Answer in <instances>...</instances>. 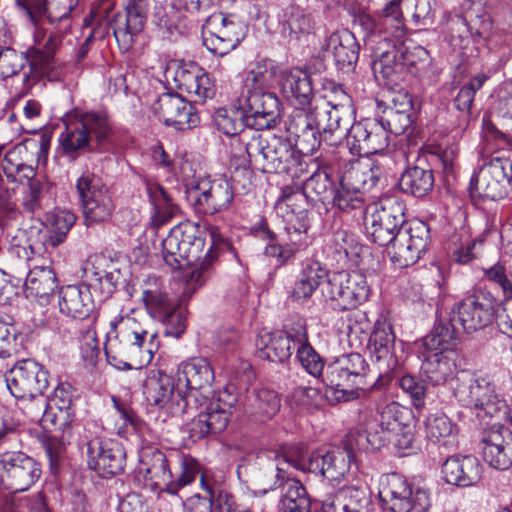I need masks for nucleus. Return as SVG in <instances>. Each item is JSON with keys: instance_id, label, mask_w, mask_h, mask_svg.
<instances>
[{"instance_id": "1", "label": "nucleus", "mask_w": 512, "mask_h": 512, "mask_svg": "<svg viewBox=\"0 0 512 512\" xmlns=\"http://www.w3.org/2000/svg\"><path fill=\"white\" fill-rule=\"evenodd\" d=\"M405 210L401 199L386 196L375 204L374 210L364 220L369 239L387 247L391 260L399 267L415 264L431 241L428 224L419 219L406 221Z\"/></svg>"}, {"instance_id": "2", "label": "nucleus", "mask_w": 512, "mask_h": 512, "mask_svg": "<svg viewBox=\"0 0 512 512\" xmlns=\"http://www.w3.org/2000/svg\"><path fill=\"white\" fill-rule=\"evenodd\" d=\"M115 333L105 345L110 365L120 370L140 368L148 364L157 349V333L150 329L146 316L119 315L110 322Z\"/></svg>"}, {"instance_id": "3", "label": "nucleus", "mask_w": 512, "mask_h": 512, "mask_svg": "<svg viewBox=\"0 0 512 512\" xmlns=\"http://www.w3.org/2000/svg\"><path fill=\"white\" fill-rule=\"evenodd\" d=\"M234 146L238 157L231 167L244 172H248L254 162L263 173H287L298 161L296 151L300 153L291 136L284 139L276 135L265 136L257 131L246 132Z\"/></svg>"}, {"instance_id": "4", "label": "nucleus", "mask_w": 512, "mask_h": 512, "mask_svg": "<svg viewBox=\"0 0 512 512\" xmlns=\"http://www.w3.org/2000/svg\"><path fill=\"white\" fill-rule=\"evenodd\" d=\"M59 134V151L69 160L86 152H107L111 148L112 130L107 115L101 112L74 110L63 119Z\"/></svg>"}, {"instance_id": "5", "label": "nucleus", "mask_w": 512, "mask_h": 512, "mask_svg": "<svg viewBox=\"0 0 512 512\" xmlns=\"http://www.w3.org/2000/svg\"><path fill=\"white\" fill-rule=\"evenodd\" d=\"M349 108L319 105L295 108L286 122L287 133L302 155H311L320 147V133H333L342 128L343 113Z\"/></svg>"}, {"instance_id": "6", "label": "nucleus", "mask_w": 512, "mask_h": 512, "mask_svg": "<svg viewBox=\"0 0 512 512\" xmlns=\"http://www.w3.org/2000/svg\"><path fill=\"white\" fill-rule=\"evenodd\" d=\"M508 136L498 130L486 118L482 119V173L485 181L482 199L497 201L508 195L512 185V160L504 156H492V151L505 149Z\"/></svg>"}, {"instance_id": "7", "label": "nucleus", "mask_w": 512, "mask_h": 512, "mask_svg": "<svg viewBox=\"0 0 512 512\" xmlns=\"http://www.w3.org/2000/svg\"><path fill=\"white\" fill-rule=\"evenodd\" d=\"M369 365L359 353L343 354L328 364L323 382L325 399L335 405L359 397V390L366 384Z\"/></svg>"}, {"instance_id": "8", "label": "nucleus", "mask_w": 512, "mask_h": 512, "mask_svg": "<svg viewBox=\"0 0 512 512\" xmlns=\"http://www.w3.org/2000/svg\"><path fill=\"white\" fill-rule=\"evenodd\" d=\"M205 240L198 227L189 221L175 225L162 240V256L167 265L178 269L182 265H193L203 259Z\"/></svg>"}, {"instance_id": "9", "label": "nucleus", "mask_w": 512, "mask_h": 512, "mask_svg": "<svg viewBox=\"0 0 512 512\" xmlns=\"http://www.w3.org/2000/svg\"><path fill=\"white\" fill-rule=\"evenodd\" d=\"M49 378V372L33 359L18 361L5 376L10 393L22 403H41L39 411L45 403L43 394Z\"/></svg>"}, {"instance_id": "10", "label": "nucleus", "mask_w": 512, "mask_h": 512, "mask_svg": "<svg viewBox=\"0 0 512 512\" xmlns=\"http://www.w3.org/2000/svg\"><path fill=\"white\" fill-rule=\"evenodd\" d=\"M321 292L332 309L350 310L364 303L370 294L366 276L358 271H341L330 276Z\"/></svg>"}, {"instance_id": "11", "label": "nucleus", "mask_w": 512, "mask_h": 512, "mask_svg": "<svg viewBox=\"0 0 512 512\" xmlns=\"http://www.w3.org/2000/svg\"><path fill=\"white\" fill-rule=\"evenodd\" d=\"M379 497L384 508L391 512H426L430 507L428 492L422 488L414 489L398 473L386 474L380 478Z\"/></svg>"}, {"instance_id": "12", "label": "nucleus", "mask_w": 512, "mask_h": 512, "mask_svg": "<svg viewBox=\"0 0 512 512\" xmlns=\"http://www.w3.org/2000/svg\"><path fill=\"white\" fill-rule=\"evenodd\" d=\"M76 190L87 222L98 223L109 219L115 205L98 175L89 170L83 171L76 181Z\"/></svg>"}, {"instance_id": "13", "label": "nucleus", "mask_w": 512, "mask_h": 512, "mask_svg": "<svg viewBox=\"0 0 512 512\" xmlns=\"http://www.w3.org/2000/svg\"><path fill=\"white\" fill-rule=\"evenodd\" d=\"M0 472L3 485L14 492L28 490L41 477L39 462L22 451L0 453Z\"/></svg>"}, {"instance_id": "14", "label": "nucleus", "mask_w": 512, "mask_h": 512, "mask_svg": "<svg viewBox=\"0 0 512 512\" xmlns=\"http://www.w3.org/2000/svg\"><path fill=\"white\" fill-rule=\"evenodd\" d=\"M186 194L187 201L197 213L209 215L228 209L234 198L232 185L222 177L200 180Z\"/></svg>"}, {"instance_id": "15", "label": "nucleus", "mask_w": 512, "mask_h": 512, "mask_svg": "<svg viewBox=\"0 0 512 512\" xmlns=\"http://www.w3.org/2000/svg\"><path fill=\"white\" fill-rule=\"evenodd\" d=\"M240 105H243L251 127L257 132L271 129L280 121V101L274 92L262 90L242 92Z\"/></svg>"}, {"instance_id": "16", "label": "nucleus", "mask_w": 512, "mask_h": 512, "mask_svg": "<svg viewBox=\"0 0 512 512\" xmlns=\"http://www.w3.org/2000/svg\"><path fill=\"white\" fill-rule=\"evenodd\" d=\"M86 454L89 468L101 477L118 475L124 471L126 453L115 440L94 438L87 442Z\"/></svg>"}, {"instance_id": "17", "label": "nucleus", "mask_w": 512, "mask_h": 512, "mask_svg": "<svg viewBox=\"0 0 512 512\" xmlns=\"http://www.w3.org/2000/svg\"><path fill=\"white\" fill-rule=\"evenodd\" d=\"M173 460L171 452L166 454L156 447H144L139 455L137 477H142L144 484L150 489H160L167 492L168 484L172 478Z\"/></svg>"}, {"instance_id": "18", "label": "nucleus", "mask_w": 512, "mask_h": 512, "mask_svg": "<svg viewBox=\"0 0 512 512\" xmlns=\"http://www.w3.org/2000/svg\"><path fill=\"white\" fill-rule=\"evenodd\" d=\"M255 231L257 237L267 241L265 254L275 258L280 265L286 264L297 252L308 246L307 232L291 229L278 235L265 221H262Z\"/></svg>"}, {"instance_id": "19", "label": "nucleus", "mask_w": 512, "mask_h": 512, "mask_svg": "<svg viewBox=\"0 0 512 512\" xmlns=\"http://www.w3.org/2000/svg\"><path fill=\"white\" fill-rule=\"evenodd\" d=\"M152 108L160 121L180 131L196 127L199 123V116L191 100L187 101L176 93L162 94Z\"/></svg>"}, {"instance_id": "20", "label": "nucleus", "mask_w": 512, "mask_h": 512, "mask_svg": "<svg viewBox=\"0 0 512 512\" xmlns=\"http://www.w3.org/2000/svg\"><path fill=\"white\" fill-rule=\"evenodd\" d=\"M347 131V146L353 155L376 154L388 144V136L377 119H365L354 123Z\"/></svg>"}, {"instance_id": "21", "label": "nucleus", "mask_w": 512, "mask_h": 512, "mask_svg": "<svg viewBox=\"0 0 512 512\" xmlns=\"http://www.w3.org/2000/svg\"><path fill=\"white\" fill-rule=\"evenodd\" d=\"M392 158L387 155H380L377 159H368L364 161H350L349 166L340 176L339 183L352 190H369L374 187L379 179L384 175Z\"/></svg>"}, {"instance_id": "22", "label": "nucleus", "mask_w": 512, "mask_h": 512, "mask_svg": "<svg viewBox=\"0 0 512 512\" xmlns=\"http://www.w3.org/2000/svg\"><path fill=\"white\" fill-rule=\"evenodd\" d=\"M73 399V387L66 382L59 383L53 393L45 398L47 404L43 413L42 427L45 430L63 432L68 429L74 417Z\"/></svg>"}, {"instance_id": "23", "label": "nucleus", "mask_w": 512, "mask_h": 512, "mask_svg": "<svg viewBox=\"0 0 512 512\" xmlns=\"http://www.w3.org/2000/svg\"><path fill=\"white\" fill-rule=\"evenodd\" d=\"M412 419V411L397 402L387 404L379 413L376 423H370L366 429L365 439L372 449H379L390 440L393 432L400 430Z\"/></svg>"}, {"instance_id": "24", "label": "nucleus", "mask_w": 512, "mask_h": 512, "mask_svg": "<svg viewBox=\"0 0 512 512\" xmlns=\"http://www.w3.org/2000/svg\"><path fill=\"white\" fill-rule=\"evenodd\" d=\"M148 0H129L126 13H117L110 23L118 44L128 50L135 37L143 30L146 22Z\"/></svg>"}, {"instance_id": "25", "label": "nucleus", "mask_w": 512, "mask_h": 512, "mask_svg": "<svg viewBox=\"0 0 512 512\" xmlns=\"http://www.w3.org/2000/svg\"><path fill=\"white\" fill-rule=\"evenodd\" d=\"M353 455L346 449H317L308 456V470L339 483L350 470Z\"/></svg>"}, {"instance_id": "26", "label": "nucleus", "mask_w": 512, "mask_h": 512, "mask_svg": "<svg viewBox=\"0 0 512 512\" xmlns=\"http://www.w3.org/2000/svg\"><path fill=\"white\" fill-rule=\"evenodd\" d=\"M16 5L37 24L46 19L51 25L62 24V29L69 27L71 11L78 5V0H15Z\"/></svg>"}, {"instance_id": "27", "label": "nucleus", "mask_w": 512, "mask_h": 512, "mask_svg": "<svg viewBox=\"0 0 512 512\" xmlns=\"http://www.w3.org/2000/svg\"><path fill=\"white\" fill-rule=\"evenodd\" d=\"M174 81L181 92H185L194 103H204L214 97L216 88L206 71L196 63L179 66Z\"/></svg>"}, {"instance_id": "28", "label": "nucleus", "mask_w": 512, "mask_h": 512, "mask_svg": "<svg viewBox=\"0 0 512 512\" xmlns=\"http://www.w3.org/2000/svg\"><path fill=\"white\" fill-rule=\"evenodd\" d=\"M488 428L482 432V460L496 470H507L512 466V454L505 443L504 433L508 428L499 421L487 422Z\"/></svg>"}, {"instance_id": "29", "label": "nucleus", "mask_w": 512, "mask_h": 512, "mask_svg": "<svg viewBox=\"0 0 512 512\" xmlns=\"http://www.w3.org/2000/svg\"><path fill=\"white\" fill-rule=\"evenodd\" d=\"M213 122L219 131L229 136V161L230 166H232L238 157L234 143L246 132L255 131L248 121L247 112H245L243 105H240V98L238 99V106L217 109L213 115Z\"/></svg>"}, {"instance_id": "30", "label": "nucleus", "mask_w": 512, "mask_h": 512, "mask_svg": "<svg viewBox=\"0 0 512 512\" xmlns=\"http://www.w3.org/2000/svg\"><path fill=\"white\" fill-rule=\"evenodd\" d=\"M63 40L61 31H51L42 48L28 49L31 57V72L23 74V89L28 90L37 81L49 75L55 65V53Z\"/></svg>"}, {"instance_id": "31", "label": "nucleus", "mask_w": 512, "mask_h": 512, "mask_svg": "<svg viewBox=\"0 0 512 512\" xmlns=\"http://www.w3.org/2000/svg\"><path fill=\"white\" fill-rule=\"evenodd\" d=\"M324 57H332L336 67L349 73L354 70L359 59L360 45L355 36L344 30L331 34L323 46Z\"/></svg>"}, {"instance_id": "32", "label": "nucleus", "mask_w": 512, "mask_h": 512, "mask_svg": "<svg viewBox=\"0 0 512 512\" xmlns=\"http://www.w3.org/2000/svg\"><path fill=\"white\" fill-rule=\"evenodd\" d=\"M321 505L323 512H371L372 501L366 490L347 486L324 495Z\"/></svg>"}, {"instance_id": "33", "label": "nucleus", "mask_w": 512, "mask_h": 512, "mask_svg": "<svg viewBox=\"0 0 512 512\" xmlns=\"http://www.w3.org/2000/svg\"><path fill=\"white\" fill-rule=\"evenodd\" d=\"M296 326L284 331L273 333H263L259 336L257 346V356L261 360H267L274 363H283L292 355V350L296 348Z\"/></svg>"}, {"instance_id": "34", "label": "nucleus", "mask_w": 512, "mask_h": 512, "mask_svg": "<svg viewBox=\"0 0 512 512\" xmlns=\"http://www.w3.org/2000/svg\"><path fill=\"white\" fill-rule=\"evenodd\" d=\"M143 394L149 405L172 414L177 389L170 375L162 370H151L144 381Z\"/></svg>"}, {"instance_id": "35", "label": "nucleus", "mask_w": 512, "mask_h": 512, "mask_svg": "<svg viewBox=\"0 0 512 512\" xmlns=\"http://www.w3.org/2000/svg\"><path fill=\"white\" fill-rule=\"evenodd\" d=\"M279 85L283 95L296 102V108H307L316 102L310 76L302 70L290 69L281 72Z\"/></svg>"}, {"instance_id": "36", "label": "nucleus", "mask_w": 512, "mask_h": 512, "mask_svg": "<svg viewBox=\"0 0 512 512\" xmlns=\"http://www.w3.org/2000/svg\"><path fill=\"white\" fill-rule=\"evenodd\" d=\"M58 305L62 314L74 319H85L94 309L92 292L85 285L62 287L59 291Z\"/></svg>"}, {"instance_id": "37", "label": "nucleus", "mask_w": 512, "mask_h": 512, "mask_svg": "<svg viewBox=\"0 0 512 512\" xmlns=\"http://www.w3.org/2000/svg\"><path fill=\"white\" fill-rule=\"evenodd\" d=\"M214 370L203 357H192L181 362L177 368V380L185 389L209 390L214 381Z\"/></svg>"}, {"instance_id": "38", "label": "nucleus", "mask_w": 512, "mask_h": 512, "mask_svg": "<svg viewBox=\"0 0 512 512\" xmlns=\"http://www.w3.org/2000/svg\"><path fill=\"white\" fill-rule=\"evenodd\" d=\"M459 341L455 316L443 317L440 314L431 332L423 338V345L428 351L454 353Z\"/></svg>"}, {"instance_id": "39", "label": "nucleus", "mask_w": 512, "mask_h": 512, "mask_svg": "<svg viewBox=\"0 0 512 512\" xmlns=\"http://www.w3.org/2000/svg\"><path fill=\"white\" fill-rule=\"evenodd\" d=\"M401 100L393 99L394 105L386 107L383 115L376 118L379 125L388 133L403 134L412 124L411 112L413 109L411 97L407 94H399Z\"/></svg>"}, {"instance_id": "40", "label": "nucleus", "mask_w": 512, "mask_h": 512, "mask_svg": "<svg viewBox=\"0 0 512 512\" xmlns=\"http://www.w3.org/2000/svg\"><path fill=\"white\" fill-rule=\"evenodd\" d=\"M442 475L448 484L470 486L480 479L478 460L473 456L450 457L442 465Z\"/></svg>"}, {"instance_id": "41", "label": "nucleus", "mask_w": 512, "mask_h": 512, "mask_svg": "<svg viewBox=\"0 0 512 512\" xmlns=\"http://www.w3.org/2000/svg\"><path fill=\"white\" fill-rule=\"evenodd\" d=\"M146 190L153 206L151 228L158 230L180 212L171 195L159 184L146 182Z\"/></svg>"}, {"instance_id": "42", "label": "nucleus", "mask_w": 512, "mask_h": 512, "mask_svg": "<svg viewBox=\"0 0 512 512\" xmlns=\"http://www.w3.org/2000/svg\"><path fill=\"white\" fill-rule=\"evenodd\" d=\"M142 301L148 314L154 318L165 319L167 312L172 311L176 302L163 289L157 277H149L143 285Z\"/></svg>"}, {"instance_id": "43", "label": "nucleus", "mask_w": 512, "mask_h": 512, "mask_svg": "<svg viewBox=\"0 0 512 512\" xmlns=\"http://www.w3.org/2000/svg\"><path fill=\"white\" fill-rule=\"evenodd\" d=\"M231 415L225 410L216 407L212 403L200 412L190 424V434L195 438H204L210 434L224 431L229 423Z\"/></svg>"}, {"instance_id": "44", "label": "nucleus", "mask_w": 512, "mask_h": 512, "mask_svg": "<svg viewBox=\"0 0 512 512\" xmlns=\"http://www.w3.org/2000/svg\"><path fill=\"white\" fill-rule=\"evenodd\" d=\"M76 221V216L67 210L54 209L45 214L44 224L47 236L43 241L44 248H56L63 244L69 231Z\"/></svg>"}, {"instance_id": "45", "label": "nucleus", "mask_w": 512, "mask_h": 512, "mask_svg": "<svg viewBox=\"0 0 512 512\" xmlns=\"http://www.w3.org/2000/svg\"><path fill=\"white\" fill-rule=\"evenodd\" d=\"M328 278L327 270L318 261L307 260L294 284L292 297L296 300L309 299Z\"/></svg>"}, {"instance_id": "46", "label": "nucleus", "mask_w": 512, "mask_h": 512, "mask_svg": "<svg viewBox=\"0 0 512 512\" xmlns=\"http://www.w3.org/2000/svg\"><path fill=\"white\" fill-rule=\"evenodd\" d=\"M171 456L174 460L172 462V478L167 492L175 495L181 488L191 484L197 476L201 477L202 472L199 463L192 456L178 452H171ZM203 475L207 474L203 473Z\"/></svg>"}, {"instance_id": "47", "label": "nucleus", "mask_w": 512, "mask_h": 512, "mask_svg": "<svg viewBox=\"0 0 512 512\" xmlns=\"http://www.w3.org/2000/svg\"><path fill=\"white\" fill-rule=\"evenodd\" d=\"M209 235L211 240L210 247L204 254L199 266L190 273L187 281L188 287L196 288L202 286L210 277L209 269L218 253L229 248V242L220 233L217 227H211L209 229Z\"/></svg>"}, {"instance_id": "48", "label": "nucleus", "mask_w": 512, "mask_h": 512, "mask_svg": "<svg viewBox=\"0 0 512 512\" xmlns=\"http://www.w3.org/2000/svg\"><path fill=\"white\" fill-rule=\"evenodd\" d=\"M401 192L414 197H424L434 187V175L430 168L419 165L406 168L398 181Z\"/></svg>"}, {"instance_id": "49", "label": "nucleus", "mask_w": 512, "mask_h": 512, "mask_svg": "<svg viewBox=\"0 0 512 512\" xmlns=\"http://www.w3.org/2000/svg\"><path fill=\"white\" fill-rule=\"evenodd\" d=\"M296 358L307 373L315 378L323 376L325 366L323 358L314 350L308 342L306 325L299 320L296 323Z\"/></svg>"}, {"instance_id": "50", "label": "nucleus", "mask_w": 512, "mask_h": 512, "mask_svg": "<svg viewBox=\"0 0 512 512\" xmlns=\"http://www.w3.org/2000/svg\"><path fill=\"white\" fill-rule=\"evenodd\" d=\"M275 459L274 470L276 471V482L268 489H273L277 482H284L289 477L288 468L309 472L308 458L304 456V449L301 445H290L281 447L280 451L273 452Z\"/></svg>"}, {"instance_id": "51", "label": "nucleus", "mask_w": 512, "mask_h": 512, "mask_svg": "<svg viewBox=\"0 0 512 512\" xmlns=\"http://www.w3.org/2000/svg\"><path fill=\"white\" fill-rule=\"evenodd\" d=\"M56 273L48 266H34L25 281L28 296L47 302L57 288Z\"/></svg>"}, {"instance_id": "52", "label": "nucleus", "mask_w": 512, "mask_h": 512, "mask_svg": "<svg viewBox=\"0 0 512 512\" xmlns=\"http://www.w3.org/2000/svg\"><path fill=\"white\" fill-rule=\"evenodd\" d=\"M283 484L279 512H312L311 499L304 485L295 478H287Z\"/></svg>"}, {"instance_id": "53", "label": "nucleus", "mask_w": 512, "mask_h": 512, "mask_svg": "<svg viewBox=\"0 0 512 512\" xmlns=\"http://www.w3.org/2000/svg\"><path fill=\"white\" fill-rule=\"evenodd\" d=\"M446 353L429 351L420 367L423 381L432 384H444L453 373V363Z\"/></svg>"}, {"instance_id": "54", "label": "nucleus", "mask_w": 512, "mask_h": 512, "mask_svg": "<svg viewBox=\"0 0 512 512\" xmlns=\"http://www.w3.org/2000/svg\"><path fill=\"white\" fill-rule=\"evenodd\" d=\"M42 148L34 140H27L18 143L8 150L1 160V168L8 180H15L17 169L24 165L25 162H33L37 151Z\"/></svg>"}, {"instance_id": "55", "label": "nucleus", "mask_w": 512, "mask_h": 512, "mask_svg": "<svg viewBox=\"0 0 512 512\" xmlns=\"http://www.w3.org/2000/svg\"><path fill=\"white\" fill-rule=\"evenodd\" d=\"M249 412L256 420L265 422L271 419L280 409L278 394L269 388H258L247 398Z\"/></svg>"}, {"instance_id": "56", "label": "nucleus", "mask_w": 512, "mask_h": 512, "mask_svg": "<svg viewBox=\"0 0 512 512\" xmlns=\"http://www.w3.org/2000/svg\"><path fill=\"white\" fill-rule=\"evenodd\" d=\"M52 205L49 187L41 181L27 183L21 200L23 211L31 217L40 218L44 211Z\"/></svg>"}, {"instance_id": "57", "label": "nucleus", "mask_w": 512, "mask_h": 512, "mask_svg": "<svg viewBox=\"0 0 512 512\" xmlns=\"http://www.w3.org/2000/svg\"><path fill=\"white\" fill-rule=\"evenodd\" d=\"M506 37L507 33L504 32L497 26L494 21L488 17L486 19L482 14V40L485 42V46L489 51L490 55L488 60L493 65L501 66L505 61L506 56Z\"/></svg>"}, {"instance_id": "58", "label": "nucleus", "mask_w": 512, "mask_h": 512, "mask_svg": "<svg viewBox=\"0 0 512 512\" xmlns=\"http://www.w3.org/2000/svg\"><path fill=\"white\" fill-rule=\"evenodd\" d=\"M205 23L211 27V30L227 37L236 46L246 36V26L233 14L213 13L206 19Z\"/></svg>"}, {"instance_id": "59", "label": "nucleus", "mask_w": 512, "mask_h": 512, "mask_svg": "<svg viewBox=\"0 0 512 512\" xmlns=\"http://www.w3.org/2000/svg\"><path fill=\"white\" fill-rule=\"evenodd\" d=\"M334 190L330 176L324 170L314 172L302 186L303 195L314 204H330Z\"/></svg>"}, {"instance_id": "60", "label": "nucleus", "mask_w": 512, "mask_h": 512, "mask_svg": "<svg viewBox=\"0 0 512 512\" xmlns=\"http://www.w3.org/2000/svg\"><path fill=\"white\" fill-rule=\"evenodd\" d=\"M201 486L207 492L208 499H211L212 504H216L220 512H251L239 505L222 483L211 481L208 475H201Z\"/></svg>"}, {"instance_id": "61", "label": "nucleus", "mask_w": 512, "mask_h": 512, "mask_svg": "<svg viewBox=\"0 0 512 512\" xmlns=\"http://www.w3.org/2000/svg\"><path fill=\"white\" fill-rule=\"evenodd\" d=\"M478 297L472 294L454 307L448 316H455V324H459L463 331L472 334L478 331L480 323Z\"/></svg>"}, {"instance_id": "62", "label": "nucleus", "mask_w": 512, "mask_h": 512, "mask_svg": "<svg viewBox=\"0 0 512 512\" xmlns=\"http://www.w3.org/2000/svg\"><path fill=\"white\" fill-rule=\"evenodd\" d=\"M277 71L278 68L272 61L258 63L247 73L243 92H249V90L269 91L276 82H279Z\"/></svg>"}, {"instance_id": "63", "label": "nucleus", "mask_w": 512, "mask_h": 512, "mask_svg": "<svg viewBox=\"0 0 512 512\" xmlns=\"http://www.w3.org/2000/svg\"><path fill=\"white\" fill-rule=\"evenodd\" d=\"M402 54L378 53V58L372 61V70L378 79H382L385 84H396L404 71L402 63Z\"/></svg>"}, {"instance_id": "64", "label": "nucleus", "mask_w": 512, "mask_h": 512, "mask_svg": "<svg viewBox=\"0 0 512 512\" xmlns=\"http://www.w3.org/2000/svg\"><path fill=\"white\" fill-rule=\"evenodd\" d=\"M0 512H50L43 493L38 492L31 496L5 497Z\"/></svg>"}]
</instances>
